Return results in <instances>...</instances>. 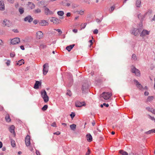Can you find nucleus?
I'll list each match as a JSON object with an SVG mask.
<instances>
[{
	"label": "nucleus",
	"mask_w": 155,
	"mask_h": 155,
	"mask_svg": "<svg viewBox=\"0 0 155 155\" xmlns=\"http://www.w3.org/2000/svg\"><path fill=\"white\" fill-rule=\"evenodd\" d=\"M41 96L45 103L49 101V97L45 90H42L41 92Z\"/></svg>",
	"instance_id": "1"
},
{
	"label": "nucleus",
	"mask_w": 155,
	"mask_h": 155,
	"mask_svg": "<svg viewBox=\"0 0 155 155\" xmlns=\"http://www.w3.org/2000/svg\"><path fill=\"white\" fill-rule=\"evenodd\" d=\"M88 81H85L83 82L81 88L83 93H85L88 91Z\"/></svg>",
	"instance_id": "2"
},
{
	"label": "nucleus",
	"mask_w": 155,
	"mask_h": 155,
	"mask_svg": "<svg viewBox=\"0 0 155 155\" xmlns=\"http://www.w3.org/2000/svg\"><path fill=\"white\" fill-rule=\"evenodd\" d=\"M112 94L111 93L103 92L100 96V97H103L104 99L107 100L111 96Z\"/></svg>",
	"instance_id": "3"
},
{
	"label": "nucleus",
	"mask_w": 155,
	"mask_h": 155,
	"mask_svg": "<svg viewBox=\"0 0 155 155\" xmlns=\"http://www.w3.org/2000/svg\"><path fill=\"white\" fill-rule=\"evenodd\" d=\"M131 71L133 73H135V75L137 76H140V72L138 69L136 68L134 66H132L131 67Z\"/></svg>",
	"instance_id": "4"
},
{
	"label": "nucleus",
	"mask_w": 155,
	"mask_h": 155,
	"mask_svg": "<svg viewBox=\"0 0 155 155\" xmlns=\"http://www.w3.org/2000/svg\"><path fill=\"white\" fill-rule=\"evenodd\" d=\"M20 42V38H15L11 40V43L12 45H15Z\"/></svg>",
	"instance_id": "5"
},
{
	"label": "nucleus",
	"mask_w": 155,
	"mask_h": 155,
	"mask_svg": "<svg viewBox=\"0 0 155 155\" xmlns=\"http://www.w3.org/2000/svg\"><path fill=\"white\" fill-rule=\"evenodd\" d=\"M48 64L46 63L43 65V74L45 75L46 74L48 70Z\"/></svg>",
	"instance_id": "6"
},
{
	"label": "nucleus",
	"mask_w": 155,
	"mask_h": 155,
	"mask_svg": "<svg viewBox=\"0 0 155 155\" xmlns=\"http://www.w3.org/2000/svg\"><path fill=\"white\" fill-rule=\"evenodd\" d=\"M75 106L77 107H81L82 106H85L86 104L84 102H81L77 101L75 103Z\"/></svg>",
	"instance_id": "7"
},
{
	"label": "nucleus",
	"mask_w": 155,
	"mask_h": 155,
	"mask_svg": "<svg viewBox=\"0 0 155 155\" xmlns=\"http://www.w3.org/2000/svg\"><path fill=\"white\" fill-rule=\"evenodd\" d=\"M25 142L27 147H28L31 144L30 139L29 135H28L26 136L25 138Z\"/></svg>",
	"instance_id": "8"
},
{
	"label": "nucleus",
	"mask_w": 155,
	"mask_h": 155,
	"mask_svg": "<svg viewBox=\"0 0 155 155\" xmlns=\"http://www.w3.org/2000/svg\"><path fill=\"white\" fill-rule=\"evenodd\" d=\"M140 32V31L139 29L134 28H133L132 33L135 36H137L138 35L139 33Z\"/></svg>",
	"instance_id": "9"
},
{
	"label": "nucleus",
	"mask_w": 155,
	"mask_h": 155,
	"mask_svg": "<svg viewBox=\"0 0 155 155\" xmlns=\"http://www.w3.org/2000/svg\"><path fill=\"white\" fill-rule=\"evenodd\" d=\"M43 33L41 31H38L36 33V38L38 39H40L43 37Z\"/></svg>",
	"instance_id": "10"
},
{
	"label": "nucleus",
	"mask_w": 155,
	"mask_h": 155,
	"mask_svg": "<svg viewBox=\"0 0 155 155\" xmlns=\"http://www.w3.org/2000/svg\"><path fill=\"white\" fill-rule=\"evenodd\" d=\"M3 24L7 27H9L11 26V22H10L9 21L6 19H5L3 21Z\"/></svg>",
	"instance_id": "11"
},
{
	"label": "nucleus",
	"mask_w": 155,
	"mask_h": 155,
	"mask_svg": "<svg viewBox=\"0 0 155 155\" xmlns=\"http://www.w3.org/2000/svg\"><path fill=\"white\" fill-rule=\"evenodd\" d=\"M39 24L41 26H46L48 25V23L45 20H42L40 21L39 22Z\"/></svg>",
	"instance_id": "12"
},
{
	"label": "nucleus",
	"mask_w": 155,
	"mask_h": 155,
	"mask_svg": "<svg viewBox=\"0 0 155 155\" xmlns=\"http://www.w3.org/2000/svg\"><path fill=\"white\" fill-rule=\"evenodd\" d=\"M41 85V82L39 81H36L34 86V88L38 89L39 88V86Z\"/></svg>",
	"instance_id": "13"
},
{
	"label": "nucleus",
	"mask_w": 155,
	"mask_h": 155,
	"mask_svg": "<svg viewBox=\"0 0 155 155\" xmlns=\"http://www.w3.org/2000/svg\"><path fill=\"white\" fill-rule=\"evenodd\" d=\"M33 20V18L30 15H28L24 19L25 21H28L29 22H31Z\"/></svg>",
	"instance_id": "14"
},
{
	"label": "nucleus",
	"mask_w": 155,
	"mask_h": 155,
	"mask_svg": "<svg viewBox=\"0 0 155 155\" xmlns=\"http://www.w3.org/2000/svg\"><path fill=\"white\" fill-rule=\"evenodd\" d=\"M134 81V82L136 83V86L140 90H142L143 88V87L142 86L141 84L139 83L137 80L135 79Z\"/></svg>",
	"instance_id": "15"
},
{
	"label": "nucleus",
	"mask_w": 155,
	"mask_h": 155,
	"mask_svg": "<svg viewBox=\"0 0 155 155\" xmlns=\"http://www.w3.org/2000/svg\"><path fill=\"white\" fill-rule=\"evenodd\" d=\"M15 127L14 125H12L9 128V130L12 133H13L15 135Z\"/></svg>",
	"instance_id": "16"
},
{
	"label": "nucleus",
	"mask_w": 155,
	"mask_h": 155,
	"mask_svg": "<svg viewBox=\"0 0 155 155\" xmlns=\"http://www.w3.org/2000/svg\"><path fill=\"white\" fill-rule=\"evenodd\" d=\"M44 7L45 8V14L48 15V14H51L52 13V12L48 8L46 7L45 6H44Z\"/></svg>",
	"instance_id": "17"
},
{
	"label": "nucleus",
	"mask_w": 155,
	"mask_h": 155,
	"mask_svg": "<svg viewBox=\"0 0 155 155\" xmlns=\"http://www.w3.org/2000/svg\"><path fill=\"white\" fill-rule=\"evenodd\" d=\"M149 31H148L146 30H143L141 33L140 36L141 37H143V36H145L146 35H149Z\"/></svg>",
	"instance_id": "18"
},
{
	"label": "nucleus",
	"mask_w": 155,
	"mask_h": 155,
	"mask_svg": "<svg viewBox=\"0 0 155 155\" xmlns=\"http://www.w3.org/2000/svg\"><path fill=\"white\" fill-rule=\"evenodd\" d=\"M50 21L51 22H53V23L55 24H57L59 23L58 19L54 17L52 18L50 20Z\"/></svg>",
	"instance_id": "19"
},
{
	"label": "nucleus",
	"mask_w": 155,
	"mask_h": 155,
	"mask_svg": "<svg viewBox=\"0 0 155 155\" xmlns=\"http://www.w3.org/2000/svg\"><path fill=\"white\" fill-rule=\"evenodd\" d=\"M5 9V5L3 1H0V10L4 11Z\"/></svg>",
	"instance_id": "20"
},
{
	"label": "nucleus",
	"mask_w": 155,
	"mask_h": 155,
	"mask_svg": "<svg viewBox=\"0 0 155 155\" xmlns=\"http://www.w3.org/2000/svg\"><path fill=\"white\" fill-rule=\"evenodd\" d=\"M87 140L89 142H91L92 140V138L91 135L90 134H87L86 135Z\"/></svg>",
	"instance_id": "21"
},
{
	"label": "nucleus",
	"mask_w": 155,
	"mask_h": 155,
	"mask_svg": "<svg viewBox=\"0 0 155 155\" xmlns=\"http://www.w3.org/2000/svg\"><path fill=\"white\" fill-rule=\"evenodd\" d=\"M136 5L137 7H140L141 6V0H137L136 1Z\"/></svg>",
	"instance_id": "22"
},
{
	"label": "nucleus",
	"mask_w": 155,
	"mask_h": 155,
	"mask_svg": "<svg viewBox=\"0 0 155 155\" xmlns=\"http://www.w3.org/2000/svg\"><path fill=\"white\" fill-rule=\"evenodd\" d=\"M75 45L74 44H73L71 45H70L69 46H68L66 47V49H67L68 51H70L73 48V47Z\"/></svg>",
	"instance_id": "23"
},
{
	"label": "nucleus",
	"mask_w": 155,
	"mask_h": 155,
	"mask_svg": "<svg viewBox=\"0 0 155 155\" xmlns=\"http://www.w3.org/2000/svg\"><path fill=\"white\" fill-rule=\"evenodd\" d=\"M76 125L74 124H73L71 125L70 126V128L72 130L74 131L75 130L76 128Z\"/></svg>",
	"instance_id": "24"
},
{
	"label": "nucleus",
	"mask_w": 155,
	"mask_h": 155,
	"mask_svg": "<svg viewBox=\"0 0 155 155\" xmlns=\"http://www.w3.org/2000/svg\"><path fill=\"white\" fill-rule=\"evenodd\" d=\"M120 153L122 155H128L126 151H124L123 150H121L119 151Z\"/></svg>",
	"instance_id": "25"
},
{
	"label": "nucleus",
	"mask_w": 155,
	"mask_h": 155,
	"mask_svg": "<svg viewBox=\"0 0 155 155\" xmlns=\"http://www.w3.org/2000/svg\"><path fill=\"white\" fill-rule=\"evenodd\" d=\"M5 119L7 122H9L11 121V119L8 115H7L5 117Z\"/></svg>",
	"instance_id": "26"
},
{
	"label": "nucleus",
	"mask_w": 155,
	"mask_h": 155,
	"mask_svg": "<svg viewBox=\"0 0 155 155\" xmlns=\"http://www.w3.org/2000/svg\"><path fill=\"white\" fill-rule=\"evenodd\" d=\"M41 12V10L39 8H37L33 10L35 14L40 13Z\"/></svg>",
	"instance_id": "27"
},
{
	"label": "nucleus",
	"mask_w": 155,
	"mask_h": 155,
	"mask_svg": "<svg viewBox=\"0 0 155 155\" xmlns=\"http://www.w3.org/2000/svg\"><path fill=\"white\" fill-rule=\"evenodd\" d=\"M153 98H154V97L153 96H148L147 98V101L150 102V101H151L152 100H153Z\"/></svg>",
	"instance_id": "28"
},
{
	"label": "nucleus",
	"mask_w": 155,
	"mask_h": 155,
	"mask_svg": "<svg viewBox=\"0 0 155 155\" xmlns=\"http://www.w3.org/2000/svg\"><path fill=\"white\" fill-rule=\"evenodd\" d=\"M57 14L59 15L62 16L64 15V13L63 11H59L57 12Z\"/></svg>",
	"instance_id": "29"
},
{
	"label": "nucleus",
	"mask_w": 155,
	"mask_h": 155,
	"mask_svg": "<svg viewBox=\"0 0 155 155\" xmlns=\"http://www.w3.org/2000/svg\"><path fill=\"white\" fill-rule=\"evenodd\" d=\"M19 12L21 14H22L24 12V9L22 8H20L19 9Z\"/></svg>",
	"instance_id": "30"
},
{
	"label": "nucleus",
	"mask_w": 155,
	"mask_h": 155,
	"mask_svg": "<svg viewBox=\"0 0 155 155\" xmlns=\"http://www.w3.org/2000/svg\"><path fill=\"white\" fill-rule=\"evenodd\" d=\"M48 107V106L47 105H45L41 109L43 111H45L47 109Z\"/></svg>",
	"instance_id": "31"
},
{
	"label": "nucleus",
	"mask_w": 155,
	"mask_h": 155,
	"mask_svg": "<svg viewBox=\"0 0 155 155\" xmlns=\"http://www.w3.org/2000/svg\"><path fill=\"white\" fill-rule=\"evenodd\" d=\"M72 93L70 90H68V92L66 93V94L69 95L71 97L72 95Z\"/></svg>",
	"instance_id": "32"
},
{
	"label": "nucleus",
	"mask_w": 155,
	"mask_h": 155,
	"mask_svg": "<svg viewBox=\"0 0 155 155\" xmlns=\"http://www.w3.org/2000/svg\"><path fill=\"white\" fill-rule=\"evenodd\" d=\"M11 144L13 147H15V142L13 140H11Z\"/></svg>",
	"instance_id": "33"
},
{
	"label": "nucleus",
	"mask_w": 155,
	"mask_h": 155,
	"mask_svg": "<svg viewBox=\"0 0 155 155\" xmlns=\"http://www.w3.org/2000/svg\"><path fill=\"white\" fill-rule=\"evenodd\" d=\"M78 14L80 15H82L84 14V11L81 10L80 11H77L76 12Z\"/></svg>",
	"instance_id": "34"
},
{
	"label": "nucleus",
	"mask_w": 155,
	"mask_h": 155,
	"mask_svg": "<svg viewBox=\"0 0 155 155\" xmlns=\"http://www.w3.org/2000/svg\"><path fill=\"white\" fill-rule=\"evenodd\" d=\"M40 47L42 49H44L46 47V46L44 45H40Z\"/></svg>",
	"instance_id": "35"
},
{
	"label": "nucleus",
	"mask_w": 155,
	"mask_h": 155,
	"mask_svg": "<svg viewBox=\"0 0 155 155\" xmlns=\"http://www.w3.org/2000/svg\"><path fill=\"white\" fill-rule=\"evenodd\" d=\"M54 30L58 31L59 33V35H61L62 33V31L60 29H55Z\"/></svg>",
	"instance_id": "36"
},
{
	"label": "nucleus",
	"mask_w": 155,
	"mask_h": 155,
	"mask_svg": "<svg viewBox=\"0 0 155 155\" xmlns=\"http://www.w3.org/2000/svg\"><path fill=\"white\" fill-rule=\"evenodd\" d=\"M18 62L20 64L19 65H21L22 64V63L23 64L24 63V61L23 59H21Z\"/></svg>",
	"instance_id": "37"
},
{
	"label": "nucleus",
	"mask_w": 155,
	"mask_h": 155,
	"mask_svg": "<svg viewBox=\"0 0 155 155\" xmlns=\"http://www.w3.org/2000/svg\"><path fill=\"white\" fill-rule=\"evenodd\" d=\"M147 110H148L149 111H150L151 112H152V111L153 110V109L150 108V107H148L146 108Z\"/></svg>",
	"instance_id": "38"
},
{
	"label": "nucleus",
	"mask_w": 155,
	"mask_h": 155,
	"mask_svg": "<svg viewBox=\"0 0 155 155\" xmlns=\"http://www.w3.org/2000/svg\"><path fill=\"white\" fill-rule=\"evenodd\" d=\"M136 56L135 54H133L132 56V58L135 60L137 59L136 58Z\"/></svg>",
	"instance_id": "39"
},
{
	"label": "nucleus",
	"mask_w": 155,
	"mask_h": 155,
	"mask_svg": "<svg viewBox=\"0 0 155 155\" xmlns=\"http://www.w3.org/2000/svg\"><path fill=\"white\" fill-rule=\"evenodd\" d=\"M149 118L150 119L152 120H154L155 122V118L154 117H151V116L149 115Z\"/></svg>",
	"instance_id": "40"
},
{
	"label": "nucleus",
	"mask_w": 155,
	"mask_h": 155,
	"mask_svg": "<svg viewBox=\"0 0 155 155\" xmlns=\"http://www.w3.org/2000/svg\"><path fill=\"white\" fill-rule=\"evenodd\" d=\"M70 116L71 117V118L73 119L75 116V115L74 113L72 112L71 114H70Z\"/></svg>",
	"instance_id": "41"
},
{
	"label": "nucleus",
	"mask_w": 155,
	"mask_h": 155,
	"mask_svg": "<svg viewBox=\"0 0 155 155\" xmlns=\"http://www.w3.org/2000/svg\"><path fill=\"white\" fill-rule=\"evenodd\" d=\"M142 15H141V14H140L138 15V18L139 19H142Z\"/></svg>",
	"instance_id": "42"
},
{
	"label": "nucleus",
	"mask_w": 155,
	"mask_h": 155,
	"mask_svg": "<svg viewBox=\"0 0 155 155\" xmlns=\"http://www.w3.org/2000/svg\"><path fill=\"white\" fill-rule=\"evenodd\" d=\"M15 56V54L14 52L10 53V57H14Z\"/></svg>",
	"instance_id": "43"
},
{
	"label": "nucleus",
	"mask_w": 155,
	"mask_h": 155,
	"mask_svg": "<svg viewBox=\"0 0 155 155\" xmlns=\"http://www.w3.org/2000/svg\"><path fill=\"white\" fill-rule=\"evenodd\" d=\"M93 32L94 34H97L98 33V30L97 29H96L94 30Z\"/></svg>",
	"instance_id": "44"
},
{
	"label": "nucleus",
	"mask_w": 155,
	"mask_h": 155,
	"mask_svg": "<svg viewBox=\"0 0 155 155\" xmlns=\"http://www.w3.org/2000/svg\"><path fill=\"white\" fill-rule=\"evenodd\" d=\"M90 153V150L89 149H88V151L86 153L85 155H89Z\"/></svg>",
	"instance_id": "45"
},
{
	"label": "nucleus",
	"mask_w": 155,
	"mask_h": 155,
	"mask_svg": "<svg viewBox=\"0 0 155 155\" xmlns=\"http://www.w3.org/2000/svg\"><path fill=\"white\" fill-rule=\"evenodd\" d=\"M86 25H87V23H85L83 25V24H82L81 25V26H82L81 29H84V28L86 26Z\"/></svg>",
	"instance_id": "46"
},
{
	"label": "nucleus",
	"mask_w": 155,
	"mask_h": 155,
	"mask_svg": "<svg viewBox=\"0 0 155 155\" xmlns=\"http://www.w3.org/2000/svg\"><path fill=\"white\" fill-rule=\"evenodd\" d=\"M10 61L9 60H8L7 61V62H6V64H7V66H9L10 64Z\"/></svg>",
	"instance_id": "47"
},
{
	"label": "nucleus",
	"mask_w": 155,
	"mask_h": 155,
	"mask_svg": "<svg viewBox=\"0 0 155 155\" xmlns=\"http://www.w3.org/2000/svg\"><path fill=\"white\" fill-rule=\"evenodd\" d=\"M151 133H152L151 131V130H149V131L146 132V134H150Z\"/></svg>",
	"instance_id": "48"
},
{
	"label": "nucleus",
	"mask_w": 155,
	"mask_h": 155,
	"mask_svg": "<svg viewBox=\"0 0 155 155\" xmlns=\"http://www.w3.org/2000/svg\"><path fill=\"white\" fill-rule=\"evenodd\" d=\"M60 134V132L59 131H57V132L54 133V134H56L58 135H59Z\"/></svg>",
	"instance_id": "49"
},
{
	"label": "nucleus",
	"mask_w": 155,
	"mask_h": 155,
	"mask_svg": "<svg viewBox=\"0 0 155 155\" xmlns=\"http://www.w3.org/2000/svg\"><path fill=\"white\" fill-rule=\"evenodd\" d=\"M7 1L10 3H13L14 2V0H7Z\"/></svg>",
	"instance_id": "50"
},
{
	"label": "nucleus",
	"mask_w": 155,
	"mask_h": 155,
	"mask_svg": "<svg viewBox=\"0 0 155 155\" xmlns=\"http://www.w3.org/2000/svg\"><path fill=\"white\" fill-rule=\"evenodd\" d=\"M51 126L53 127H56V124L55 122L53 123L51 125Z\"/></svg>",
	"instance_id": "51"
},
{
	"label": "nucleus",
	"mask_w": 155,
	"mask_h": 155,
	"mask_svg": "<svg viewBox=\"0 0 155 155\" xmlns=\"http://www.w3.org/2000/svg\"><path fill=\"white\" fill-rule=\"evenodd\" d=\"M129 155H139L137 153H129Z\"/></svg>",
	"instance_id": "52"
},
{
	"label": "nucleus",
	"mask_w": 155,
	"mask_h": 155,
	"mask_svg": "<svg viewBox=\"0 0 155 155\" xmlns=\"http://www.w3.org/2000/svg\"><path fill=\"white\" fill-rule=\"evenodd\" d=\"M35 5L33 3H32V5L31 7V9H33L35 8Z\"/></svg>",
	"instance_id": "53"
},
{
	"label": "nucleus",
	"mask_w": 155,
	"mask_h": 155,
	"mask_svg": "<svg viewBox=\"0 0 155 155\" xmlns=\"http://www.w3.org/2000/svg\"><path fill=\"white\" fill-rule=\"evenodd\" d=\"M3 42L2 40L0 39V47L3 45Z\"/></svg>",
	"instance_id": "54"
},
{
	"label": "nucleus",
	"mask_w": 155,
	"mask_h": 155,
	"mask_svg": "<svg viewBox=\"0 0 155 155\" xmlns=\"http://www.w3.org/2000/svg\"><path fill=\"white\" fill-rule=\"evenodd\" d=\"M36 153L37 155H41L40 152L38 150H36Z\"/></svg>",
	"instance_id": "55"
},
{
	"label": "nucleus",
	"mask_w": 155,
	"mask_h": 155,
	"mask_svg": "<svg viewBox=\"0 0 155 155\" xmlns=\"http://www.w3.org/2000/svg\"><path fill=\"white\" fill-rule=\"evenodd\" d=\"M12 31H13L15 33H18V31L17 29H14L12 30Z\"/></svg>",
	"instance_id": "56"
},
{
	"label": "nucleus",
	"mask_w": 155,
	"mask_h": 155,
	"mask_svg": "<svg viewBox=\"0 0 155 155\" xmlns=\"http://www.w3.org/2000/svg\"><path fill=\"white\" fill-rule=\"evenodd\" d=\"M103 105L104 106H105L106 107H109V104H106L105 103H104Z\"/></svg>",
	"instance_id": "57"
},
{
	"label": "nucleus",
	"mask_w": 155,
	"mask_h": 155,
	"mask_svg": "<svg viewBox=\"0 0 155 155\" xmlns=\"http://www.w3.org/2000/svg\"><path fill=\"white\" fill-rule=\"evenodd\" d=\"M144 95H145V96H147L149 94V93L148 92H147V91H145V92H144Z\"/></svg>",
	"instance_id": "58"
},
{
	"label": "nucleus",
	"mask_w": 155,
	"mask_h": 155,
	"mask_svg": "<svg viewBox=\"0 0 155 155\" xmlns=\"http://www.w3.org/2000/svg\"><path fill=\"white\" fill-rule=\"evenodd\" d=\"M33 23L34 24H37L38 23V21H37V20H35L34 21H33Z\"/></svg>",
	"instance_id": "59"
},
{
	"label": "nucleus",
	"mask_w": 155,
	"mask_h": 155,
	"mask_svg": "<svg viewBox=\"0 0 155 155\" xmlns=\"http://www.w3.org/2000/svg\"><path fill=\"white\" fill-rule=\"evenodd\" d=\"M71 13L70 12H68L66 14V16L67 17H70L71 15Z\"/></svg>",
	"instance_id": "60"
},
{
	"label": "nucleus",
	"mask_w": 155,
	"mask_h": 155,
	"mask_svg": "<svg viewBox=\"0 0 155 155\" xmlns=\"http://www.w3.org/2000/svg\"><path fill=\"white\" fill-rule=\"evenodd\" d=\"M73 31L74 33H77L78 31V30L77 29H73L72 30Z\"/></svg>",
	"instance_id": "61"
},
{
	"label": "nucleus",
	"mask_w": 155,
	"mask_h": 155,
	"mask_svg": "<svg viewBox=\"0 0 155 155\" xmlns=\"http://www.w3.org/2000/svg\"><path fill=\"white\" fill-rule=\"evenodd\" d=\"M72 6L73 8H75L76 7H77L78 6L76 5H75V4H74V5H72Z\"/></svg>",
	"instance_id": "62"
},
{
	"label": "nucleus",
	"mask_w": 155,
	"mask_h": 155,
	"mask_svg": "<svg viewBox=\"0 0 155 155\" xmlns=\"http://www.w3.org/2000/svg\"><path fill=\"white\" fill-rule=\"evenodd\" d=\"M20 48L22 50H24L25 49V48L23 45L21 46H20Z\"/></svg>",
	"instance_id": "63"
},
{
	"label": "nucleus",
	"mask_w": 155,
	"mask_h": 155,
	"mask_svg": "<svg viewBox=\"0 0 155 155\" xmlns=\"http://www.w3.org/2000/svg\"><path fill=\"white\" fill-rule=\"evenodd\" d=\"M92 124L93 126H94L95 124V122L94 120H93L92 122Z\"/></svg>",
	"instance_id": "64"
}]
</instances>
